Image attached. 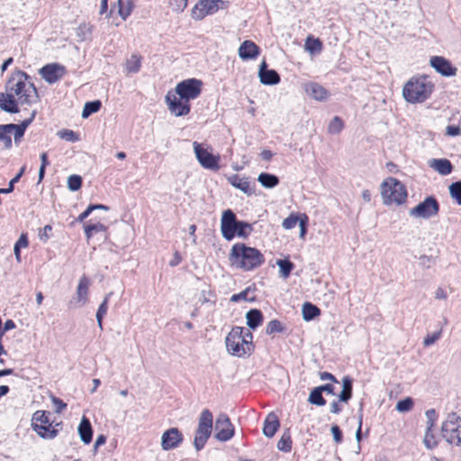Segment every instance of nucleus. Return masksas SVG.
Wrapping results in <instances>:
<instances>
[{"mask_svg":"<svg viewBox=\"0 0 461 461\" xmlns=\"http://www.w3.org/2000/svg\"><path fill=\"white\" fill-rule=\"evenodd\" d=\"M5 93H0V108L9 113L19 112L18 104L32 105L39 101V94L27 73L15 70L5 85Z\"/></svg>","mask_w":461,"mask_h":461,"instance_id":"obj_1","label":"nucleus"},{"mask_svg":"<svg viewBox=\"0 0 461 461\" xmlns=\"http://www.w3.org/2000/svg\"><path fill=\"white\" fill-rule=\"evenodd\" d=\"M229 260L237 268L251 271L265 262V257L256 248L249 247L244 243H236L230 249Z\"/></svg>","mask_w":461,"mask_h":461,"instance_id":"obj_2","label":"nucleus"},{"mask_svg":"<svg viewBox=\"0 0 461 461\" xmlns=\"http://www.w3.org/2000/svg\"><path fill=\"white\" fill-rule=\"evenodd\" d=\"M252 333L242 327H234L225 339L227 350L236 357H243L253 350Z\"/></svg>","mask_w":461,"mask_h":461,"instance_id":"obj_3","label":"nucleus"},{"mask_svg":"<svg viewBox=\"0 0 461 461\" xmlns=\"http://www.w3.org/2000/svg\"><path fill=\"white\" fill-rule=\"evenodd\" d=\"M433 88L427 77H413L404 85L402 95L408 103H422L430 96Z\"/></svg>","mask_w":461,"mask_h":461,"instance_id":"obj_4","label":"nucleus"},{"mask_svg":"<svg viewBox=\"0 0 461 461\" xmlns=\"http://www.w3.org/2000/svg\"><path fill=\"white\" fill-rule=\"evenodd\" d=\"M252 226L243 221H239L235 213L228 209L222 212L221 231L226 240H231L235 236L246 239L252 231Z\"/></svg>","mask_w":461,"mask_h":461,"instance_id":"obj_5","label":"nucleus"},{"mask_svg":"<svg viewBox=\"0 0 461 461\" xmlns=\"http://www.w3.org/2000/svg\"><path fill=\"white\" fill-rule=\"evenodd\" d=\"M381 196L385 205L402 204L407 198V190L404 185L396 178L388 177L381 184Z\"/></svg>","mask_w":461,"mask_h":461,"instance_id":"obj_6","label":"nucleus"},{"mask_svg":"<svg viewBox=\"0 0 461 461\" xmlns=\"http://www.w3.org/2000/svg\"><path fill=\"white\" fill-rule=\"evenodd\" d=\"M442 438L449 444L461 446V416L449 413L441 425Z\"/></svg>","mask_w":461,"mask_h":461,"instance_id":"obj_7","label":"nucleus"},{"mask_svg":"<svg viewBox=\"0 0 461 461\" xmlns=\"http://www.w3.org/2000/svg\"><path fill=\"white\" fill-rule=\"evenodd\" d=\"M33 429L43 438H53L57 436L58 430L52 426L50 420V413L37 411L32 416Z\"/></svg>","mask_w":461,"mask_h":461,"instance_id":"obj_8","label":"nucleus"},{"mask_svg":"<svg viewBox=\"0 0 461 461\" xmlns=\"http://www.w3.org/2000/svg\"><path fill=\"white\" fill-rule=\"evenodd\" d=\"M439 212V203L438 200L429 195L422 202L419 203L415 207L411 208L409 212L410 216L418 219H429L438 215Z\"/></svg>","mask_w":461,"mask_h":461,"instance_id":"obj_9","label":"nucleus"},{"mask_svg":"<svg viewBox=\"0 0 461 461\" xmlns=\"http://www.w3.org/2000/svg\"><path fill=\"white\" fill-rule=\"evenodd\" d=\"M203 82L196 78H188L179 82L176 86V95L183 100L197 98L202 92Z\"/></svg>","mask_w":461,"mask_h":461,"instance_id":"obj_10","label":"nucleus"},{"mask_svg":"<svg viewBox=\"0 0 461 461\" xmlns=\"http://www.w3.org/2000/svg\"><path fill=\"white\" fill-rule=\"evenodd\" d=\"M214 429V438L220 442H226L230 440L234 436L235 432L234 426L232 425L230 418L223 412L217 416Z\"/></svg>","mask_w":461,"mask_h":461,"instance_id":"obj_11","label":"nucleus"},{"mask_svg":"<svg viewBox=\"0 0 461 461\" xmlns=\"http://www.w3.org/2000/svg\"><path fill=\"white\" fill-rule=\"evenodd\" d=\"M193 146L195 157L203 167L214 171L220 168L219 156L212 155L211 152H209L206 149H203L196 141L193 143Z\"/></svg>","mask_w":461,"mask_h":461,"instance_id":"obj_12","label":"nucleus"},{"mask_svg":"<svg viewBox=\"0 0 461 461\" xmlns=\"http://www.w3.org/2000/svg\"><path fill=\"white\" fill-rule=\"evenodd\" d=\"M223 4L222 0H199L193 7L191 15L194 20H202L209 14L219 10V5Z\"/></svg>","mask_w":461,"mask_h":461,"instance_id":"obj_13","label":"nucleus"},{"mask_svg":"<svg viewBox=\"0 0 461 461\" xmlns=\"http://www.w3.org/2000/svg\"><path fill=\"white\" fill-rule=\"evenodd\" d=\"M166 103L168 110L176 116H184L190 113L189 101L177 97L176 94L168 92L166 95Z\"/></svg>","mask_w":461,"mask_h":461,"instance_id":"obj_14","label":"nucleus"},{"mask_svg":"<svg viewBox=\"0 0 461 461\" xmlns=\"http://www.w3.org/2000/svg\"><path fill=\"white\" fill-rule=\"evenodd\" d=\"M39 74L49 84H54L66 74V68L58 63H50L43 66Z\"/></svg>","mask_w":461,"mask_h":461,"instance_id":"obj_15","label":"nucleus"},{"mask_svg":"<svg viewBox=\"0 0 461 461\" xmlns=\"http://www.w3.org/2000/svg\"><path fill=\"white\" fill-rule=\"evenodd\" d=\"M183 439V434L177 428H170L161 436V447L166 451L176 448Z\"/></svg>","mask_w":461,"mask_h":461,"instance_id":"obj_16","label":"nucleus"},{"mask_svg":"<svg viewBox=\"0 0 461 461\" xmlns=\"http://www.w3.org/2000/svg\"><path fill=\"white\" fill-rule=\"evenodd\" d=\"M430 66L442 76L452 77L456 74V68L443 57L434 56L430 58Z\"/></svg>","mask_w":461,"mask_h":461,"instance_id":"obj_17","label":"nucleus"},{"mask_svg":"<svg viewBox=\"0 0 461 461\" xmlns=\"http://www.w3.org/2000/svg\"><path fill=\"white\" fill-rule=\"evenodd\" d=\"M89 286L90 280L86 276H81L77 287V294L76 298L74 299L75 301H71L70 303L72 304L75 303L76 307L84 306L88 301Z\"/></svg>","mask_w":461,"mask_h":461,"instance_id":"obj_18","label":"nucleus"},{"mask_svg":"<svg viewBox=\"0 0 461 461\" xmlns=\"http://www.w3.org/2000/svg\"><path fill=\"white\" fill-rule=\"evenodd\" d=\"M258 77L260 83L266 86H274L280 82L279 74L275 69H267L266 61L259 66Z\"/></svg>","mask_w":461,"mask_h":461,"instance_id":"obj_19","label":"nucleus"},{"mask_svg":"<svg viewBox=\"0 0 461 461\" xmlns=\"http://www.w3.org/2000/svg\"><path fill=\"white\" fill-rule=\"evenodd\" d=\"M36 113H37V111L33 110V111H32L30 117L23 120L21 123H19V124L12 123V126L14 127V129H13L12 135H14V142L16 146L20 145L22 139L25 133L26 129L29 127V125L34 120Z\"/></svg>","mask_w":461,"mask_h":461,"instance_id":"obj_20","label":"nucleus"},{"mask_svg":"<svg viewBox=\"0 0 461 461\" xmlns=\"http://www.w3.org/2000/svg\"><path fill=\"white\" fill-rule=\"evenodd\" d=\"M428 165L441 176H447L453 170L452 163L447 158H431L428 160Z\"/></svg>","mask_w":461,"mask_h":461,"instance_id":"obj_21","label":"nucleus"},{"mask_svg":"<svg viewBox=\"0 0 461 461\" xmlns=\"http://www.w3.org/2000/svg\"><path fill=\"white\" fill-rule=\"evenodd\" d=\"M259 55V48L251 41H245L239 48V56L240 59H253Z\"/></svg>","mask_w":461,"mask_h":461,"instance_id":"obj_22","label":"nucleus"},{"mask_svg":"<svg viewBox=\"0 0 461 461\" xmlns=\"http://www.w3.org/2000/svg\"><path fill=\"white\" fill-rule=\"evenodd\" d=\"M304 90L306 94L312 98L323 101L327 98V90L318 83L311 82L304 85Z\"/></svg>","mask_w":461,"mask_h":461,"instance_id":"obj_23","label":"nucleus"},{"mask_svg":"<svg viewBox=\"0 0 461 461\" xmlns=\"http://www.w3.org/2000/svg\"><path fill=\"white\" fill-rule=\"evenodd\" d=\"M280 426L279 420L274 412L267 414L264 420L263 434L267 438H272L277 431Z\"/></svg>","mask_w":461,"mask_h":461,"instance_id":"obj_24","label":"nucleus"},{"mask_svg":"<svg viewBox=\"0 0 461 461\" xmlns=\"http://www.w3.org/2000/svg\"><path fill=\"white\" fill-rule=\"evenodd\" d=\"M213 425V416L210 410L204 409L202 411L196 429L212 434Z\"/></svg>","mask_w":461,"mask_h":461,"instance_id":"obj_25","label":"nucleus"},{"mask_svg":"<svg viewBox=\"0 0 461 461\" xmlns=\"http://www.w3.org/2000/svg\"><path fill=\"white\" fill-rule=\"evenodd\" d=\"M78 434L80 439L85 444H89L93 438V429L89 420L86 417H83L79 425H78Z\"/></svg>","mask_w":461,"mask_h":461,"instance_id":"obj_26","label":"nucleus"},{"mask_svg":"<svg viewBox=\"0 0 461 461\" xmlns=\"http://www.w3.org/2000/svg\"><path fill=\"white\" fill-rule=\"evenodd\" d=\"M13 129L12 123L0 124V143L5 149H11L13 147L12 134Z\"/></svg>","mask_w":461,"mask_h":461,"instance_id":"obj_27","label":"nucleus"},{"mask_svg":"<svg viewBox=\"0 0 461 461\" xmlns=\"http://www.w3.org/2000/svg\"><path fill=\"white\" fill-rule=\"evenodd\" d=\"M247 325L251 330H256L263 322V314L260 310L251 309L246 313Z\"/></svg>","mask_w":461,"mask_h":461,"instance_id":"obj_28","label":"nucleus"},{"mask_svg":"<svg viewBox=\"0 0 461 461\" xmlns=\"http://www.w3.org/2000/svg\"><path fill=\"white\" fill-rule=\"evenodd\" d=\"M353 380L349 376H344L342 379V391L339 394V401L348 402L352 397Z\"/></svg>","mask_w":461,"mask_h":461,"instance_id":"obj_29","label":"nucleus"},{"mask_svg":"<svg viewBox=\"0 0 461 461\" xmlns=\"http://www.w3.org/2000/svg\"><path fill=\"white\" fill-rule=\"evenodd\" d=\"M230 182L234 187L240 189L244 194L250 195L253 193L250 188V184L246 177H240L238 175H234L230 178Z\"/></svg>","mask_w":461,"mask_h":461,"instance_id":"obj_30","label":"nucleus"},{"mask_svg":"<svg viewBox=\"0 0 461 461\" xmlns=\"http://www.w3.org/2000/svg\"><path fill=\"white\" fill-rule=\"evenodd\" d=\"M258 181L265 188H274L279 184V178L270 173H260L258 176Z\"/></svg>","mask_w":461,"mask_h":461,"instance_id":"obj_31","label":"nucleus"},{"mask_svg":"<svg viewBox=\"0 0 461 461\" xmlns=\"http://www.w3.org/2000/svg\"><path fill=\"white\" fill-rule=\"evenodd\" d=\"M303 318L304 321H312L321 314V310L312 303H304L302 309Z\"/></svg>","mask_w":461,"mask_h":461,"instance_id":"obj_32","label":"nucleus"},{"mask_svg":"<svg viewBox=\"0 0 461 461\" xmlns=\"http://www.w3.org/2000/svg\"><path fill=\"white\" fill-rule=\"evenodd\" d=\"M113 294L112 292H110L109 294H107L105 295V297L104 298V301L102 302V303L99 305L98 309H97V312H96V315H95V318H96V321H97V324L99 326V328L101 330H103V318L104 316L107 313V309H108V301H109V298L110 296Z\"/></svg>","mask_w":461,"mask_h":461,"instance_id":"obj_33","label":"nucleus"},{"mask_svg":"<svg viewBox=\"0 0 461 461\" xmlns=\"http://www.w3.org/2000/svg\"><path fill=\"white\" fill-rule=\"evenodd\" d=\"M322 392L319 387H314L308 397V402L311 404L316 405V406H324L326 404V400L322 396Z\"/></svg>","mask_w":461,"mask_h":461,"instance_id":"obj_34","label":"nucleus"},{"mask_svg":"<svg viewBox=\"0 0 461 461\" xmlns=\"http://www.w3.org/2000/svg\"><path fill=\"white\" fill-rule=\"evenodd\" d=\"M276 265L279 267L280 276L287 278L293 271L294 265L289 259H278Z\"/></svg>","mask_w":461,"mask_h":461,"instance_id":"obj_35","label":"nucleus"},{"mask_svg":"<svg viewBox=\"0 0 461 461\" xmlns=\"http://www.w3.org/2000/svg\"><path fill=\"white\" fill-rule=\"evenodd\" d=\"M141 66V57L137 54H132L126 61V70L128 73H137L140 71Z\"/></svg>","mask_w":461,"mask_h":461,"instance_id":"obj_36","label":"nucleus"},{"mask_svg":"<svg viewBox=\"0 0 461 461\" xmlns=\"http://www.w3.org/2000/svg\"><path fill=\"white\" fill-rule=\"evenodd\" d=\"M277 448H278V450L285 452V453H288L291 451L292 439H291L290 432L288 430L285 431L282 434L279 441L277 442Z\"/></svg>","mask_w":461,"mask_h":461,"instance_id":"obj_37","label":"nucleus"},{"mask_svg":"<svg viewBox=\"0 0 461 461\" xmlns=\"http://www.w3.org/2000/svg\"><path fill=\"white\" fill-rule=\"evenodd\" d=\"M101 106L102 103L100 100L86 102L82 112V117L88 118L91 114L97 113Z\"/></svg>","mask_w":461,"mask_h":461,"instance_id":"obj_38","label":"nucleus"},{"mask_svg":"<svg viewBox=\"0 0 461 461\" xmlns=\"http://www.w3.org/2000/svg\"><path fill=\"white\" fill-rule=\"evenodd\" d=\"M211 434L195 429L194 446L197 451H200L205 446Z\"/></svg>","mask_w":461,"mask_h":461,"instance_id":"obj_39","label":"nucleus"},{"mask_svg":"<svg viewBox=\"0 0 461 461\" xmlns=\"http://www.w3.org/2000/svg\"><path fill=\"white\" fill-rule=\"evenodd\" d=\"M118 4L120 5L119 14L122 17V19L125 21L131 15V14L134 8V1L127 0L126 5H123L122 1L118 0Z\"/></svg>","mask_w":461,"mask_h":461,"instance_id":"obj_40","label":"nucleus"},{"mask_svg":"<svg viewBox=\"0 0 461 461\" xmlns=\"http://www.w3.org/2000/svg\"><path fill=\"white\" fill-rule=\"evenodd\" d=\"M449 194L458 205H461V180L453 182L449 187Z\"/></svg>","mask_w":461,"mask_h":461,"instance_id":"obj_41","label":"nucleus"},{"mask_svg":"<svg viewBox=\"0 0 461 461\" xmlns=\"http://www.w3.org/2000/svg\"><path fill=\"white\" fill-rule=\"evenodd\" d=\"M423 444L426 447V448H428V449H433L438 446V441L435 434L433 433L432 429L425 430V435L423 438Z\"/></svg>","mask_w":461,"mask_h":461,"instance_id":"obj_42","label":"nucleus"},{"mask_svg":"<svg viewBox=\"0 0 461 461\" xmlns=\"http://www.w3.org/2000/svg\"><path fill=\"white\" fill-rule=\"evenodd\" d=\"M57 135L69 142H77L80 140L78 134L72 130H60L57 132Z\"/></svg>","mask_w":461,"mask_h":461,"instance_id":"obj_43","label":"nucleus"},{"mask_svg":"<svg viewBox=\"0 0 461 461\" xmlns=\"http://www.w3.org/2000/svg\"><path fill=\"white\" fill-rule=\"evenodd\" d=\"M284 331V327L278 320L270 321L266 327V333L272 335L274 333H280Z\"/></svg>","mask_w":461,"mask_h":461,"instance_id":"obj_44","label":"nucleus"},{"mask_svg":"<svg viewBox=\"0 0 461 461\" xmlns=\"http://www.w3.org/2000/svg\"><path fill=\"white\" fill-rule=\"evenodd\" d=\"M82 186V177L78 175H71L68 177V188L70 191H77Z\"/></svg>","mask_w":461,"mask_h":461,"instance_id":"obj_45","label":"nucleus"},{"mask_svg":"<svg viewBox=\"0 0 461 461\" xmlns=\"http://www.w3.org/2000/svg\"><path fill=\"white\" fill-rule=\"evenodd\" d=\"M343 122L339 116H335L330 122L328 130L331 134H338L343 129Z\"/></svg>","mask_w":461,"mask_h":461,"instance_id":"obj_46","label":"nucleus"},{"mask_svg":"<svg viewBox=\"0 0 461 461\" xmlns=\"http://www.w3.org/2000/svg\"><path fill=\"white\" fill-rule=\"evenodd\" d=\"M305 46L306 50L311 53H316L321 50V41L319 39L308 37Z\"/></svg>","mask_w":461,"mask_h":461,"instance_id":"obj_47","label":"nucleus"},{"mask_svg":"<svg viewBox=\"0 0 461 461\" xmlns=\"http://www.w3.org/2000/svg\"><path fill=\"white\" fill-rule=\"evenodd\" d=\"M425 415L427 419L426 429H432L436 425V421L438 420V413L434 409H429L426 411Z\"/></svg>","mask_w":461,"mask_h":461,"instance_id":"obj_48","label":"nucleus"},{"mask_svg":"<svg viewBox=\"0 0 461 461\" xmlns=\"http://www.w3.org/2000/svg\"><path fill=\"white\" fill-rule=\"evenodd\" d=\"M412 406H413L412 399L410 397H407V398H404V399L399 401L396 404L395 409L399 412H406V411H409L412 408Z\"/></svg>","mask_w":461,"mask_h":461,"instance_id":"obj_49","label":"nucleus"},{"mask_svg":"<svg viewBox=\"0 0 461 461\" xmlns=\"http://www.w3.org/2000/svg\"><path fill=\"white\" fill-rule=\"evenodd\" d=\"M299 217L296 214L291 213L287 218H285L283 222L282 226L285 230H291L296 226V224L300 223Z\"/></svg>","mask_w":461,"mask_h":461,"instance_id":"obj_50","label":"nucleus"},{"mask_svg":"<svg viewBox=\"0 0 461 461\" xmlns=\"http://www.w3.org/2000/svg\"><path fill=\"white\" fill-rule=\"evenodd\" d=\"M188 0H169V5L173 12L181 13L187 6Z\"/></svg>","mask_w":461,"mask_h":461,"instance_id":"obj_51","label":"nucleus"},{"mask_svg":"<svg viewBox=\"0 0 461 461\" xmlns=\"http://www.w3.org/2000/svg\"><path fill=\"white\" fill-rule=\"evenodd\" d=\"M442 330L433 332L432 334H428L423 340V345L425 347H429L433 345L439 338L441 337Z\"/></svg>","mask_w":461,"mask_h":461,"instance_id":"obj_52","label":"nucleus"},{"mask_svg":"<svg viewBox=\"0 0 461 461\" xmlns=\"http://www.w3.org/2000/svg\"><path fill=\"white\" fill-rule=\"evenodd\" d=\"M92 32V25L89 24H81L78 27L77 35L81 37L83 41L87 40Z\"/></svg>","mask_w":461,"mask_h":461,"instance_id":"obj_53","label":"nucleus"},{"mask_svg":"<svg viewBox=\"0 0 461 461\" xmlns=\"http://www.w3.org/2000/svg\"><path fill=\"white\" fill-rule=\"evenodd\" d=\"M52 227L50 225H45L39 230V239L42 242H47L51 236Z\"/></svg>","mask_w":461,"mask_h":461,"instance_id":"obj_54","label":"nucleus"},{"mask_svg":"<svg viewBox=\"0 0 461 461\" xmlns=\"http://www.w3.org/2000/svg\"><path fill=\"white\" fill-rule=\"evenodd\" d=\"M249 293V289L247 288V289L243 290L242 292H240L239 294H232L231 297H230V301L232 303H238V302H240L241 300H243V301H250V299L248 298Z\"/></svg>","mask_w":461,"mask_h":461,"instance_id":"obj_55","label":"nucleus"},{"mask_svg":"<svg viewBox=\"0 0 461 461\" xmlns=\"http://www.w3.org/2000/svg\"><path fill=\"white\" fill-rule=\"evenodd\" d=\"M51 402H52L53 405L55 406V411L57 413H61L67 408V403H65L59 398L52 396Z\"/></svg>","mask_w":461,"mask_h":461,"instance_id":"obj_56","label":"nucleus"},{"mask_svg":"<svg viewBox=\"0 0 461 461\" xmlns=\"http://www.w3.org/2000/svg\"><path fill=\"white\" fill-rule=\"evenodd\" d=\"M333 438L336 443H340L342 441V432L338 425H333L330 429Z\"/></svg>","mask_w":461,"mask_h":461,"instance_id":"obj_57","label":"nucleus"},{"mask_svg":"<svg viewBox=\"0 0 461 461\" xmlns=\"http://www.w3.org/2000/svg\"><path fill=\"white\" fill-rule=\"evenodd\" d=\"M107 227L102 223H94L88 224V231L92 230L94 233L95 232H104L106 231Z\"/></svg>","mask_w":461,"mask_h":461,"instance_id":"obj_58","label":"nucleus"},{"mask_svg":"<svg viewBox=\"0 0 461 461\" xmlns=\"http://www.w3.org/2000/svg\"><path fill=\"white\" fill-rule=\"evenodd\" d=\"M446 133L449 136H458L461 134V128L459 126L448 125L446 129Z\"/></svg>","mask_w":461,"mask_h":461,"instance_id":"obj_59","label":"nucleus"},{"mask_svg":"<svg viewBox=\"0 0 461 461\" xmlns=\"http://www.w3.org/2000/svg\"><path fill=\"white\" fill-rule=\"evenodd\" d=\"M304 219H301L300 220V237L301 238H303L306 231H307V228H306V225H307V221H308V218L307 216L304 214L303 215Z\"/></svg>","mask_w":461,"mask_h":461,"instance_id":"obj_60","label":"nucleus"},{"mask_svg":"<svg viewBox=\"0 0 461 461\" xmlns=\"http://www.w3.org/2000/svg\"><path fill=\"white\" fill-rule=\"evenodd\" d=\"M29 242L26 237V234H22L19 238V240L15 243V247L17 248H26L28 246Z\"/></svg>","mask_w":461,"mask_h":461,"instance_id":"obj_61","label":"nucleus"},{"mask_svg":"<svg viewBox=\"0 0 461 461\" xmlns=\"http://www.w3.org/2000/svg\"><path fill=\"white\" fill-rule=\"evenodd\" d=\"M320 378L322 381L330 380L331 382L338 383L337 378L332 374H330L329 372H322V373H321L320 374Z\"/></svg>","mask_w":461,"mask_h":461,"instance_id":"obj_62","label":"nucleus"},{"mask_svg":"<svg viewBox=\"0 0 461 461\" xmlns=\"http://www.w3.org/2000/svg\"><path fill=\"white\" fill-rule=\"evenodd\" d=\"M318 387H319V389H321V391L322 393L325 392V393H327L329 394H332V395L335 393H334V386L331 384H322V385H320Z\"/></svg>","mask_w":461,"mask_h":461,"instance_id":"obj_63","label":"nucleus"},{"mask_svg":"<svg viewBox=\"0 0 461 461\" xmlns=\"http://www.w3.org/2000/svg\"><path fill=\"white\" fill-rule=\"evenodd\" d=\"M182 260L181 255L178 251L174 253L173 258L169 261L170 267H176L180 264Z\"/></svg>","mask_w":461,"mask_h":461,"instance_id":"obj_64","label":"nucleus"}]
</instances>
